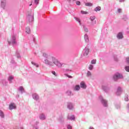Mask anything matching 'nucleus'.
<instances>
[{"mask_svg":"<svg viewBox=\"0 0 129 129\" xmlns=\"http://www.w3.org/2000/svg\"><path fill=\"white\" fill-rule=\"evenodd\" d=\"M39 57L41 60H44V63L50 66H54V62L56 59L54 56L51 55H48L46 53H43L42 55H39Z\"/></svg>","mask_w":129,"mask_h":129,"instance_id":"f257e3e1","label":"nucleus"},{"mask_svg":"<svg viewBox=\"0 0 129 129\" xmlns=\"http://www.w3.org/2000/svg\"><path fill=\"white\" fill-rule=\"evenodd\" d=\"M54 64H55V65H56V66H57V67H59V68H61V67H62V66L63 67H64V66L65 67L67 66V64L61 63L59 61H58V60L56 59V58L53 62V65Z\"/></svg>","mask_w":129,"mask_h":129,"instance_id":"f03ea898","label":"nucleus"},{"mask_svg":"<svg viewBox=\"0 0 129 129\" xmlns=\"http://www.w3.org/2000/svg\"><path fill=\"white\" fill-rule=\"evenodd\" d=\"M120 78H122V76L118 73L116 74L113 77L114 80H117Z\"/></svg>","mask_w":129,"mask_h":129,"instance_id":"7ed1b4c3","label":"nucleus"},{"mask_svg":"<svg viewBox=\"0 0 129 129\" xmlns=\"http://www.w3.org/2000/svg\"><path fill=\"white\" fill-rule=\"evenodd\" d=\"M16 108V104L14 103H12L9 105V109L12 110V109H15Z\"/></svg>","mask_w":129,"mask_h":129,"instance_id":"20e7f679","label":"nucleus"},{"mask_svg":"<svg viewBox=\"0 0 129 129\" xmlns=\"http://www.w3.org/2000/svg\"><path fill=\"white\" fill-rule=\"evenodd\" d=\"M101 101L102 103V104L104 105V106H107V101L106 100H104L103 99H102L101 100Z\"/></svg>","mask_w":129,"mask_h":129,"instance_id":"39448f33","label":"nucleus"},{"mask_svg":"<svg viewBox=\"0 0 129 129\" xmlns=\"http://www.w3.org/2000/svg\"><path fill=\"white\" fill-rule=\"evenodd\" d=\"M90 20L91 21V25H94V24H96V21H95L94 23H93V20H95V16H91L90 17Z\"/></svg>","mask_w":129,"mask_h":129,"instance_id":"423d86ee","label":"nucleus"},{"mask_svg":"<svg viewBox=\"0 0 129 129\" xmlns=\"http://www.w3.org/2000/svg\"><path fill=\"white\" fill-rule=\"evenodd\" d=\"M89 53V48L86 47L84 55L85 56H87V55H88Z\"/></svg>","mask_w":129,"mask_h":129,"instance_id":"0eeeda50","label":"nucleus"},{"mask_svg":"<svg viewBox=\"0 0 129 129\" xmlns=\"http://www.w3.org/2000/svg\"><path fill=\"white\" fill-rule=\"evenodd\" d=\"M122 92V90H121V88L118 87L117 90L116 94L117 95H119Z\"/></svg>","mask_w":129,"mask_h":129,"instance_id":"6e6552de","label":"nucleus"},{"mask_svg":"<svg viewBox=\"0 0 129 129\" xmlns=\"http://www.w3.org/2000/svg\"><path fill=\"white\" fill-rule=\"evenodd\" d=\"M117 38H118L119 39H122V38H123L122 33L121 32H119L117 35Z\"/></svg>","mask_w":129,"mask_h":129,"instance_id":"1a4fd4ad","label":"nucleus"},{"mask_svg":"<svg viewBox=\"0 0 129 129\" xmlns=\"http://www.w3.org/2000/svg\"><path fill=\"white\" fill-rule=\"evenodd\" d=\"M81 88H84L85 89L86 88V85H85V83L84 82H82L80 84Z\"/></svg>","mask_w":129,"mask_h":129,"instance_id":"9d476101","label":"nucleus"},{"mask_svg":"<svg viewBox=\"0 0 129 129\" xmlns=\"http://www.w3.org/2000/svg\"><path fill=\"white\" fill-rule=\"evenodd\" d=\"M32 96L33 98L36 100H38V99H39V96H38L37 94H33Z\"/></svg>","mask_w":129,"mask_h":129,"instance_id":"9b49d317","label":"nucleus"},{"mask_svg":"<svg viewBox=\"0 0 129 129\" xmlns=\"http://www.w3.org/2000/svg\"><path fill=\"white\" fill-rule=\"evenodd\" d=\"M26 33H27V34H30V33H31V29L29 27H26Z\"/></svg>","mask_w":129,"mask_h":129,"instance_id":"f8f14e48","label":"nucleus"},{"mask_svg":"<svg viewBox=\"0 0 129 129\" xmlns=\"http://www.w3.org/2000/svg\"><path fill=\"white\" fill-rule=\"evenodd\" d=\"M68 119H70L71 120H74L75 119V117L74 115H72L71 117H68Z\"/></svg>","mask_w":129,"mask_h":129,"instance_id":"ddd939ff","label":"nucleus"},{"mask_svg":"<svg viewBox=\"0 0 129 129\" xmlns=\"http://www.w3.org/2000/svg\"><path fill=\"white\" fill-rule=\"evenodd\" d=\"M40 119L44 120V119H46V117H45V115H44V114H42L40 116Z\"/></svg>","mask_w":129,"mask_h":129,"instance_id":"4468645a","label":"nucleus"},{"mask_svg":"<svg viewBox=\"0 0 129 129\" xmlns=\"http://www.w3.org/2000/svg\"><path fill=\"white\" fill-rule=\"evenodd\" d=\"M84 39L85 40V42H88L89 41V39H88V35H85Z\"/></svg>","mask_w":129,"mask_h":129,"instance_id":"2eb2a0df","label":"nucleus"},{"mask_svg":"<svg viewBox=\"0 0 129 129\" xmlns=\"http://www.w3.org/2000/svg\"><path fill=\"white\" fill-rule=\"evenodd\" d=\"M0 116L4 118L5 117V114L4 113V112L3 111L0 110Z\"/></svg>","mask_w":129,"mask_h":129,"instance_id":"dca6fc26","label":"nucleus"},{"mask_svg":"<svg viewBox=\"0 0 129 129\" xmlns=\"http://www.w3.org/2000/svg\"><path fill=\"white\" fill-rule=\"evenodd\" d=\"M101 10V8L100 7H97L95 9V12H98Z\"/></svg>","mask_w":129,"mask_h":129,"instance_id":"f3484780","label":"nucleus"},{"mask_svg":"<svg viewBox=\"0 0 129 129\" xmlns=\"http://www.w3.org/2000/svg\"><path fill=\"white\" fill-rule=\"evenodd\" d=\"M80 90V86L79 85L76 86L75 88V90Z\"/></svg>","mask_w":129,"mask_h":129,"instance_id":"a211bd4d","label":"nucleus"},{"mask_svg":"<svg viewBox=\"0 0 129 129\" xmlns=\"http://www.w3.org/2000/svg\"><path fill=\"white\" fill-rule=\"evenodd\" d=\"M81 14H82L83 15H87V14H88V12H86V11H81Z\"/></svg>","mask_w":129,"mask_h":129,"instance_id":"6ab92c4d","label":"nucleus"},{"mask_svg":"<svg viewBox=\"0 0 129 129\" xmlns=\"http://www.w3.org/2000/svg\"><path fill=\"white\" fill-rule=\"evenodd\" d=\"M68 107L70 109H71L73 107L72 104H71V103L69 104L68 105Z\"/></svg>","mask_w":129,"mask_h":129,"instance_id":"aec40b11","label":"nucleus"},{"mask_svg":"<svg viewBox=\"0 0 129 129\" xmlns=\"http://www.w3.org/2000/svg\"><path fill=\"white\" fill-rule=\"evenodd\" d=\"M76 21L77 22H78V23H79L80 25H81V21H80V19H79V18H76Z\"/></svg>","mask_w":129,"mask_h":129,"instance_id":"412c9836","label":"nucleus"},{"mask_svg":"<svg viewBox=\"0 0 129 129\" xmlns=\"http://www.w3.org/2000/svg\"><path fill=\"white\" fill-rule=\"evenodd\" d=\"M72 92L71 91H68L67 92V95H71Z\"/></svg>","mask_w":129,"mask_h":129,"instance_id":"4be33fe9","label":"nucleus"},{"mask_svg":"<svg viewBox=\"0 0 129 129\" xmlns=\"http://www.w3.org/2000/svg\"><path fill=\"white\" fill-rule=\"evenodd\" d=\"M125 101H128V96L127 95L125 97Z\"/></svg>","mask_w":129,"mask_h":129,"instance_id":"5701e85b","label":"nucleus"},{"mask_svg":"<svg viewBox=\"0 0 129 129\" xmlns=\"http://www.w3.org/2000/svg\"><path fill=\"white\" fill-rule=\"evenodd\" d=\"M65 76H67V77H68V78H73V77L71 76L68 75V74H64Z\"/></svg>","mask_w":129,"mask_h":129,"instance_id":"b1692460","label":"nucleus"},{"mask_svg":"<svg viewBox=\"0 0 129 129\" xmlns=\"http://www.w3.org/2000/svg\"><path fill=\"white\" fill-rule=\"evenodd\" d=\"M96 63V59H94V60H92L91 61V63L92 64H95Z\"/></svg>","mask_w":129,"mask_h":129,"instance_id":"393cba45","label":"nucleus"},{"mask_svg":"<svg viewBox=\"0 0 129 129\" xmlns=\"http://www.w3.org/2000/svg\"><path fill=\"white\" fill-rule=\"evenodd\" d=\"M125 71H127V72H129V66H127L125 68Z\"/></svg>","mask_w":129,"mask_h":129,"instance_id":"a878e982","label":"nucleus"},{"mask_svg":"<svg viewBox=\"0 0 129 129\" xmlns=\"http://www.w3.org/2000/svg\"><path fill=\"white\" fill-rule=\"evenodd\" d=\"M89 69L90 70H92V69H93V66L90 65V66H89Z\"/></svg>","mask_w":129,"mask_h":129,"instance_id":"bb28decb","label":"nucleus"},{"mask_svg":"<svg viewBox=\"0 0 129 129\" xmlns=\"http://www.w3.org/2000/svg\"><path fill=\"white\" fill-rule=\"evenodd\" d=\"M92 5V4H90V3H86V6H87V7H90Z\"/></svg>","mask_w":129,"mask_h":129,"instance_id":"cd10ccee","label":"nucleus"},{"mask_svg":"<svg viewBox=\"0 0 129 129\" xmlns=\"http://www.w3.org/2000/svg\"><path fill=\"white\" fill-rule=\"evenodd\" d=\"M84 30L85 32H88V29H87L85 27H84Z\"/></svg>","mask_w":129,"mask_h":129,"instance_id":"c85d7f7f","label":"nucleus"},{"mask_svg":"<svg viewBox=\"0 0 129 129\" xmlns=\"http://www.w3.org/2000/svg\"><path fill=\"white\" fill-rule=\"evenodd\" d=\"M67 127H68V129H72V126L70 125H68Z\"/></svg>","mask_w":129,"mask_h":129,"instance_id":"c756f323","label":"nucleus"},{"mask_svg":"<svg viewBox=\"0 0 129 129\" xmlns=\"http://www.w3.org/2000/svg\"><path fill=\"white\" fill-rule=\"evenodd\" d=\"M34 3L36 5H38L39 4V0H35Z\"/></svg>","mask_w":129,"mask_h":129,"instance_id":"7c9ffc66","label":"nucleus"},{"mask_svg":"<svg viewBox=\"0 0 129 129\" xmlns=\"http://www.w3.org/2000/svg\"><path fill=\"white\" fill-rule=\"evenodd\" d=\"M14 79V77L10 76L9 77V80H13Z\"/></svg>","mask_w":129,"mask_h":129,"instance_id":"2f4dec72","label":"nucleus"},{"mask_svg":"<svg viewBox=\"0 0 129 129\" xmlns=\"http://www.w3.org/2000/svg\"><path fill=\"white\" fill-rule=\"evenodd\" d=\"M19 89L20 91H23L24 90V88L23 87H20Z\"/></svg>","mask_w":129,"mask_h":129,"instance_id":"473e14b6","label":"nucleus"},{"mask_svg":"<svg viewBox=\"0 0 129 129\" xmlns=\"http://www.w3.org/2000/svg\"><path fill=\"white\" fill-rule=\"evenodd\" d=\"M76 5H77V6H80V2L79 1H77Z\"/></svg>","mask_w":129,"mask_h":129,"instance_id":"72a5a7b5","label":"nucleus"},{"mask_svg":"<svg viewBox=\"0 0 129 129\" xmlns=\"http://www.w3.org/2000/svg\"><path fill=\"white\" fill-rule=\"evenodd\" d=\"M88 76H90L91 75V73L90 72L88 71L87 73Z\"/></svg>","mask_w":129,"mask_h":129,"instance_id":"f704fd0d","label":"nucleus"},{"mask_svg":"<svg viewBox=\"0 0 129 129\" xmlns=\"http://www.w3.org/2000/svg\"><path fill=\"white\" fill-rule=\"evenodd\" d=\"M126 61L128 64H129V57L126 58Z\"/></svg>","mask_w":129,"mask_h":129,"instance_id":"c9c22d12","label":"nucleus"},{"mask_svg":"<svg viewBox=\"0 0 129 129\" xmlns=\"http://www.w3.org/2000/svg\"><path fill=\"white\" fill-rule=\"evenodd\" d=\"M31 63H32V64H33V65H36V67H39V66L37 65V64H36L35 62H32Z\"/></svg>","mask_w":129,"mask_h":129,"instance_id":"e433bc0d","label":"nucleus"},{"mask_svg":"<svg viewBox=\"0 0 129 129\" xmlns=\"http://www.w3.org/2000/svg\"><path fill=\"white\" fill-rule=\"evenodd\" d=\"M12 39H13V42H14V40H16V36H12Z\"/></svg>","mask_w":129,"mask_h":129,"instance_id":"4c0bfd02","label":"nucleus"},{"mask_svg":"<svg viewBox=\"0 0 129 129\" xmlns=\"http://www.w3.org/2000/svg\"><path fill=\"white\" fill-rule=\"evenodd\" d=\"M52 73L53 74V75H54L55 76H56V72H55V71H52Z\"/></svg>","mask_w":129,"mask_h":129,"instance_id":"58836bf2","label":"nucleus"},{"mask_svg":"<svg viewBox=\"0 0 129 129\" xmlns=\"http://www.w3.org/2000/svg\"><path fill=\"white\" fill-rule=\"evenodd\" d=\"M118 13H121V9H118Z\"/></svg>","mask_w":129,"mask_h":129,"instance_id":"ea45409f","label":"nucleus"},{"mask_svg":"<svg viewBox=\"0 0 129 129\" xmlns=\"http://www.w3.org/2000/svg\"><path fill=\"white\" fill-rule=\"evenodd\" d=\"M31 17L32 19H33V16H31L29 15V16H28V19H30V18H31Z\"/></svg>","mask_w":129,"mask_h":129,"instance_id":"a19ab883","label":"nucleus"},{"mask_svg":"<svg viewBox=\"0 0 129 129\" xmlns=\"http://www.w3.org/2000/svg\"><path fill=\"white\" fill-rule=\"evenodd\" d=\"M124 0H119L120 3H121V2H123Z\"/></svg>","mask_w":129,"mask_h":129,"instance_id":"79ce46f5","label":"nucleus"},{"mask_svg":"<svg viewBox=\"0 0 129 129\" xmlns=\"http://www.w3.org/2000/svg\"><path fill=\"white\" fill-rule=\"evenodd\" d=\"M89 129H94V128H93V127H90L89 128Z\"/></svg>","mask_w":129,"mask_h":129,"instance_id":"37998d69","label":"nucleus"},{"mask_svg":"<svg viewBox=\"0 0 129 129\" xmlns=\"http://www.w3.org/2000/svg\"><path fill=\"white\" fill-rule=\"evenodd\" d=\"M68 2L69 3H70V2H71V0H68Z\"/></svg>","mask_w":129,"mask_h":129,"instance_id":"c03bdc74","label":"nucleus"},{"mask_svg":"<svg viewBox=\"0 0 129 129\" xmlns=\"http://www.w3.org/2000/svg\"><path fill=\"white\" fill-rule=\"evenodd\" d=\"M29 6H30V7H31V6H32V4H30Z\"/></svg>","mask_w":129,"mask_h":129,"instance_id":"a18cd8bd","label":"nucleus"},{"mask_svg":"<svg viewBox=\"0 0 129 129\" xmlns=\"http://www.w3.org/2000/svg\"><path fill=\"white\" fill-rule=\"evenodd\" d=\"M74 1H76V0H74Z\"/></svg>","mask_w":129,"mask_h":129,"instance_id":"49530a36","label":"nucleus"}]
</instances>
